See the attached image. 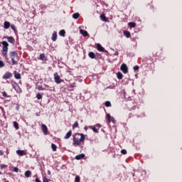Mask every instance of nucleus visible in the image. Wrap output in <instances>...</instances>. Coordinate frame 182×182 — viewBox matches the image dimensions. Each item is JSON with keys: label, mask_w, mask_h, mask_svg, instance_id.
I'll return each instance as SVG.
<instances>
[{"label": "nucleus", "mask_w": 182, "mask_h": 182, "mask_svg": "<svg viewBox=\"0 0 182 182\" xmlns=\"http://www.w3.org/2000/svg\"><path fill=\"white\" fill-rule=\"evenodd\" d=\"M36 97H37L38 100H41V99H42V95L41 93H38L36 95Z\"/></svg>", "instance_id": "nucleus-35"}, {"label": "nucleus", "mask_w": 182, "mask_h": 182, "mask_svg": "<svg viewBox=\"0 0 182 182\" xmlns=\"http://www.w3.org/2000/svg\"><path fill=\"white\" fill-rule=\"evenodd\" d=\"M4 25V29H9V27L11 26V23H9V21H5Z\"/></svg>", "instance_id": "nucleus-17"}, {"label": "nucleus", "mask_w": 182, "mask_h": 182, "mask_svg": "<svg viewBox=\"0 0 182 182\" xmlns=\"http://www.w3.org/2000/svg\"><path fill=\"white\" fill-rule=\"evenodd\" d=\"M73 137V144L74 146H80L82 143H85L86 139V136L82 133H76Z\"/></svg>", "instance_id": "nucleus-1"}, {"label": "nucleus", "mask_w": 182, "mask_h": 182, "mask_svg": "<svg viewBox=\"0 0 182 182\" xmlns=\"http://www.w3.org/2000/svg\"><path fill=\"white\" fill-rule=\"evenodd\" d=\"M124 36H126V38H130L131 36L130 32H129L128 31H125L124 32Z\"/></svg>", "instance_id": "nucleus-28"}, {"label": "nucleus", "mask_w": 182, "mask_h": 182, "mask_svg": "<svg viewBox=\"0 0 182 182\" xmlns=\"http://www.w3.org/2000/svg\"><path fill=\"white\" fill-rule=\"evenodd\" d=\"M128 26H129V28H136V23H134V22H129L128 23Z\"/></svg>", "instance_id": "nucleus-23"}, {"label": "nucleus", "mask_w": 182, "mask_h": 182, "mask_svg": "<svg viewBox=\"0 0 182 182\" xmlns=\"http://www.w3.org/2000/svg\"><path fill=\"white\" fill-rule=\"evenodd\" d=\"M6 39L9 43H12V45L15 44V38L13 36H8Z\"/></svg>", "instance_id": "nucleus-11"}, {"label": "nucleus", "mask_w": 182, "mask_h": 182, "mask_svg": "<svg viewBox=\"0 0 182 182\" xmlns=\"http://www.w3.org/2000/svg\"><path fill=\"white\" fill-rule=\"evenodd\" d=\"M121 70L123 72V73L126 74L129 72V68L126 64H122L121 65Z\"/></svg>", "instance_id": "nucleus-9"}, {"label": "nucleus", "mask_w": 182, "mask_h": 182, "mask_svg": "<svg viewBox=\"0 0 182 182\" xmlns=\"http://www.w3.org/2000/svg\"><path fill=\"white\" fill-rule=\"evenodd\" d=\"M100 19L101 21H102V22H107V18L106 17V16H105V14H102L100 16Z\"/></svg>", "instance_id": "nucleus-20"}, {"label": "nucleus", "mask_w": 182, "mask_h": 182, "mask_svg": "<svg viewBox=\"0 0 182 182\" xmlns=\"http://www.w3.org/2000/svg\"><path fill=\"white\" fill-rule=\"evenodd\" d=\"M9 56L11 60V65H18V62H19V55H18V51H10L9 53Z\"/></svg>", "instance_id": "nucleus-2"}, {"label": "nucleus", "mask_w": 182, "mask_h": 182, "mask_svg": "<svg viewBox=\"0 0 182 182\" xmlns=\"http://www.w3.org/2000/svg\"><path fill=\"white\" fill-rule=\"evenodd\" d=\"M0 166L1 168H4L5 167H7V166L5 164H1Z\"/></svg>", "instance_id": "nucleus-44"}, {"label": "nucleus", "mask_w": 182, "mask_h": 182, "mask_svg": "<svg viewBox=\"0 0 182 182\" xmlns=\"http://www.w3.org/2000/svg\"><path fill=\"white\" fill-rule=\"evenodd\" d=\"M85 157V154H81L80 155H77L75 156V160H82V159H83Z\"/></svg>", "instance_id": "nucleus-18"}, {"label": "nucleus", "mask_w": 182, "mask_h": 182, "mask_svg": "<svg viewBox=\"0 0 182 182\" xmlns=\"http://www.w3.org/2000/svg\"><path fill=\"white\" fill-rule=\"evenodd\" d=\"M37 89H38V90H43V87H42V86H38V87H37Z\"/></svg>", "instance_id": "nucleus-43"}, {"label": "nucleus", "mask_w": 182, "mask_h": 182, "mask_svg": "<svg viewBox=\"0 0 182 182\" xmlns=\"http://www.w3.org/2000/svg\"><path fill=\"white\" fill-rule=\"evenodd\" d=\"M2 95L4 97H10L9 95H8V94L6 93V92H2Z\"/></svg>", "instance_id": "nucleus-36"}, {"label": "nucleus", "mask_w": 182, "mask_h": 182, "mask_svg": "<svg viewBox=\"0 0 182 182\" xmlns=\"http://www.w3.org/2000/svg\"><path fill=\"white\" fill-rule=\"evenodd\" d=\"M51 39L53 42H55L56 39H58V33H56V31L53 32Z\"/></svg>", "instance_id": "nucleus-13"}, {"label": "nucleus", "mask_w": 182, "mask_h": 182, "mask_svg": "<svg viewBox=\"0 0 182 182\" xmlns=\"http://www.w3.org/2000/svg\"><path fill=\"white\" fill-rule=\"evenodd\" d=\"M75 182H80V176H77L75 177Z\"/></svg>", "instance_id": "nucleus-38"}, {"label": "nucleus", "mask_w": 182, "mask_h": 182, "mask_svg": "<svg viewBox=\"0 0 182 182\" xmlns=\"http://www.w3.org/2000/svg\"><path fill=\"white\" fill-rule=\"evenodd\" d=\"M107 120L108 123H116L114 117L110 116V114H107Z\"/></svg>", "instance_id": "nucleus-6"}, {"label": "nucleus", "mask_w": 182, "mask_h": 182, "mask_svg": "<svg viewBox=\"0 0 182 182\" xmlns=\"http://www.w3.org/2000/svg\"><path fill=\"white\" fill-rule=\"evenodd\" d=\"M100 127H102V125H100V124H97L94 126H90L89 129H91L95 133H99V129H100Z\"/></svg>", "instance_id": "nucleus-5"}, {"label": "nucleus", "mask_w": 182, "mask_h": 182, "mask_svg": "<svg viewBox=\"0 0 182 182\" xmlns=\"http://www.w3.org/2000/svg\"><path fill=\"white\" fill-rule=\"evenodd\" d=\"M2 50H1V55L5 57L6 60H9V57H8V50L9 48V43H7L6 41H4L1 42Z\"/></svg>", "instance_id": "nucleus-3"}, {"label": "nucleus", "mask_w": 182, "mask_h": 182, "mask_svg": "<svg viewBox=\"0 0 182 182\" xmlns=\"http://www.w3.org/2000/svg\"><path fill=\"white\" fill-rule=\"evenodd\" d=\"M76 127H79V122L76 121L73 124V129H75Z\"/></svg>", "instance_id": "nucleus-29"}, {"label": "nucleus", "mask_w": 182, "mask_h": 182, "mask_svg": "<svg viewBox=\"0 0 182 182\" xmlns=\"http://www.w3.org/2000/svg\"><path fill=\"white\" fill-rule=\"evenodd\" d=\"M51 149L53 151H56L58 146L55 144H51Z\"/></svg>", "instance_id": "nucleus-25"}, {"label": "nucleus", "mask_w": 182, "mask_h": 182, "mask_svg": "<svg viewBox=\"0 0 182 182\" xmlns=\"http://www.w3.org/2000/svg\"><path fill=\"white\" fill-rule=\"evenodd\" d=\"M25 177H26V178H29V177H31V176H32V171H26L24 173Z\"/></svg>", "instance_id": "nucleus-16"}, {"label": "nucleus", "mask_w": 182, "mask_h": 182, "mask_svg": "<svg viewBox=\"0 0 182 182\" xmlns=\"http://www.w3.org/2000/svg\"><path fill=\"white\" fill-rule=\"evenodd\" d=\"M14 77H15V79H18V80H19V79H21V73H16L15 74H14Z\"/></svg>", "instance_id": "nucleus-27"}, {"label": "nucleus", "mask_w": 182, "mask_h": 182, "mask_svg": "<svg viewBox=\"0 0 182 182\" xmlns=\"http://www.w3.org/2000/svg\"><path fill=\"white\" fill-rule=\"evenodd\" d=\"M88 56L90 59H96V54L92 51L88 53Z\"/></svg>", "instance_id": "nucleus-15"}, {"label": "nucleus", "mask_w": 182, "mask_h": 182, "mask_svg": "<svg viewBox=\"0 0 182 182\" xmlns=\"http://www.w3.org/2000/svg\"><path fill=\"white\" fill-rule=\"evenodd\" d=\"M80 32L81 35L83 36H89V33H87V31H86L85 30H80Z\"/></svg>", "instance_id": "nucleus-19"}, {"label": "nucleus", "mask_w": 182, "mask_h": 182, "mask_svg": "<svg viewBox=\"0 0 182 182\" xmlns=\"http://www.w3.org/2000/svg\"><path fill=\"white\" fill-rule=\"evenodd\" d=\"M134 70H139V69H140V67H139V65H135L133 68Z\"/></svg>", "instance_id": "nucleus-40"}, {"label": "nucleus", "mask_w": 182, "mask_h": 182, "mask_svg": "<svg viewBox=\"0 0 182 182\" xmlns=\"http://www.w3.org/2000/svg\"><path fill=\"white\" fill-rule=\"evenodd\" d=\"M72 136V130H70L64 136V139L65 140H68V139H70V136Z\"/></svg>", "instance_id": "nucleus-14"}, {"label": "nucleus", "mask_w": 182, "mask_h": 182, "mask_svg": "<svg viewBox=\"0 0 182 182\" xmlns=\"http://www.w3.org/2000/svg\"><path fill=\"white\" fill-rule=\"evenodd\" d=\"M5 66V63H4V61L0 60V68H4Z\"/></svg>", "instance_id": "nucleus-39"}, {"label": "nucleus", "mask_w": 182, "mask_h": 182, "mask_svg": "<svg viewBox=\"0 0 182 182\" xmlns=\"http://www.w3.org/2000/svg\"><path fill=\"white\" fill-rule=\"evenodd\" d=\"M117 77L118 79L122 80V79H123V74H122V73L119 72L117 73Z\"/></svg>", "instance_id": "nucleus-26"}, {"label": "nucleus", "mask_w": 182, "mask_h": 182, "mask_svg": "<svg viewBox=\"0 0 182 182\" xmlns=\"http://www.w3.org/2000/svg\"><path fill=\"white\" fill-rule=\"evenodd\" d=\"M16 110H19V105H17L16 107Z\"/></svg>", "instance_id": "nucleus-47"}, {"label": "nucleus", "mask_w": 182, "mask_h": 182, "mask_svg": "<svg viewBox=\"0 0 182 182\" xmlns=\"http://www.w3.org/2000/svg\"><path fill=\"white\" fill-rule=\"evenodd\" d=\"M66 33V31H65V30H61V31H60V32H59V35L60 36H65V34Z\"/></svg>", "instance_id": "nucleus-31"}, {"label": "nucleus", "mask_w": 182, "mask_h": 182, "mask_svg": "<svg viewBox=\"0 0 182 182\" xmlns=\"http://www.w3.org/2000/svg\"><path fill=\"white\" fill-rule=\"evenodd\" d=\"M48 174H50V171H48Z\"/></svg>", "instance_id": "nucleus-49"}, {"label": "nucleus", "mask_w": 182, "mask_h": 182, "mask_svg": "<svg viewBox=\"0 0 182 182\" xmlns=\"http://www.w3.org/2000/svg\"><path fill=\"white\" fill-rule=\"evenodd\" d=\"M12 86L14 89H15V90H16L17 89H19V85H18V83L16 82H15L14 84H12Z\"/></svg>", "instance_id": "nucleus-30"}, {"label": "nucleus", "mask_w": 182, "mask_h": 182, "mask_svg": "<svg viewBox=\"0 0 182 182\" xmlns=\"http://www.w3.org/2000/svg\"><path fill=\"white\" fill-rule=\"evenodd\" d=\"M14 76V74L11 72H6L4 75L2 76V79H11Z\"/></svg>", "instance_id": "nucleus-7"}, {"label": "nucleus", "mask_w": 182, "mask_h": 182, "mask_svg": "<svg viewBox=\"0 0 182 182\" xmlns=\"http://www.w3.org/2000/svg\"><path fill=\"white\" fill-rule=\"evenodd\" d=\"M46 58V56L45 55V53L40 54L39 55L40 60H45Z\"/></svg>", "instance_id": "nucleus-24"}, {"label": "nucleus", "mask_w": 182, "mask_h": 182, "mask_svg": "<svg viewBox=\"0 0 182 182\" xmlns=\"http://www.w3.org/2000/svg\"><path fill=\"white\" fill-rule=\"evenodd\" d=\"M41 130H42L43 134H45V136H46L48 134V127L46 126V124H41Z\"/></svg>", "instance_id": "nucleus-8"}, {"label": "nucleus", "mask_w": 182, "mask_h": 182, "mask_svg": "<svg viewBox=\"0 0 182 182\" xmlns=\"http://www.w3.org/2000/svg\"><path fill=\"white\" fill-rule=\"evenodd\" d=\"M0 174H1V171H0Z\"/></svg>", "instance_id": "nucleus-51"}, {"label": "nucleus", "mask_w": 182, "mask_h": 182, "mask_svg": "<svg viewBox=\"0 0 182 182\" xmlns=\"http://www.w3.org/2000/svg\"><path fill=\"white\" fill-rule=\"evenodd\" d=\"M13 124H14V127H15L16 130H19V124H18V122L14 121L13 122Z\"/></svg>", "instance_id": "nucleus-21"}, {"label": "nucleus", "mask_w": 182, "mask_h": 182, "mask_svg": "<svg viewBox=\"0 0 182 182\" xmlns=\"http://www.w3.org/2000/svg\"><path fill=\"white\" fill-rule=\"evenodd\" d=\"M10 26L11 28L14 31V32H17L16 27L14 24H11Z\"/></svg>", "instance_id": "nucleus-34"}, {"label": "nucleus", "mask_w": 182, "mask_h": 182, "mask_svg": "<svg viewBox=\"0 0 182 182\" xmlns=\"http://www.w3.org/2000/svg\"><path fill=\"white\" fill-rule=\"evenodd\" d=\"M16 153L18 156H26V151L25 150H17Z\"/></svg>", "instance_id": "nucleus-10"}, {"label": "nucleus", "mask_w": 182, "mask_h": 182, "mask_svg": "<svg viewBox=\"0 0 182 182\" xmlns=\"http://www.w3.org/2000/svg\"><path fill=\"white\" fill-rule=\"evenodd\" d=\"M122 154H127V151L126 149H122L121 151Z\"/></svg>", "instance_id": "nucleus-41"}, {"label": "nucleus", "mask_w": 182, "mask_h": 182, "mask_svg": "<svg viewBox=\"0 0 182 182\" xmlns=\"http://www.w3.org/2000/svg\"><path fill=\"white\" fill-rule=\"evenodd\" d=\"M97 49L99 52H105V48H103L100 43L97 44Z\"/></svg>", "instance_id": "nucleus-12"}, {"label": "nucleus", "mask_w": 182, "mask_h": 182, "mask_svg": "<svg viewBox=\"0 0 182 182\" xmlns=\"http://www.w3.org/2000/svg\"><path fill=\"white\" fill-rule=\"evenodd\" d=\"M105 105L106 107H110L112 106V103L109 101H106Z\"/></svg>", "instance_id": "nucleus-32"}, {"label": "nucleus", "mask_w": 182, "mask_h": 182, "mask_svg": "<svg viewBox=\"0 0 182 182\" xmlns=\"http://www.w3.org/2000/svg\"><path fill=\"white\" fill-rule=\"evenodd\" d=\"M36 182H42L39 178H36L35 180Z\"/></svg>", "instance_id": "nucleus-45"}, {"label": "nucleus", "mask_w": 182, "mask_h": 182, "mask_svg": "<svg viewBox=\"0 0 182 182\" xmlns=\"http://www.w3.org/2000/svg\"><path fill=\"white\" fill-rule=\"evenodd\" d=\"M53 76H54V82H55L57 85H59L60 83H62V82H63V80L60 78V76L58 73H55Z\"/></svg>", "instance_id": "nucleus-4"}, {"label": "nucleus", "mask_w": 182, "mask_h": 182, "mask_svg": "<svg viewBox=\"0 0 182 182\" xmlns=\"http://www.w3.org/2000/svg\"><path fill=\"white\" fill-rule=\"evenodd\" d=\"M13 171H14V173H19V168L18 167H14Z\"/></svg>", "instance_id": "nucleus-37"}, {"label": "nucleus", "mask_w": 182, "mask_h": 182, "mask_svg": "<svg viewBox=\"0 0 182 182\" xmlns=\"http://www.w3.org/2000/svg\"><path fill=\"white\" fill-rule=\"evenodd\" d=\"M84 130H85V132H87V127H85Z\"/></svg>", "instance_id": "nucleus-48"}, {"label": "nucleus", "mask_w": 182, "mask_h": 182, "mask_svg": "<svg viewBox=\"0 0 182 182\" xmlns=\"http://www.w3.org/2000/svg\"><path fill=\"white\" fill-rule=\"evenodd\" d=\"M70 87H72V88L76 87V82H74V83L71 84V85H70Z\"/></svg>", "instance_id": "nucleus-42"}, {"label": "nucleus", "mask_w": 182, "mask_h": 182, "mask_svg": "<svg viewBox=\"0 0 182 182\" xmlns=\"http://www.w3.org/2000/svg\"><path fill=\"white\" fill-rule=\"evenodd\" d=\"M0 156H4V151L0 150Z\"/></svg>", "instance_id": "nucleus-46"}, {"label": "nucleus", "mask_w": 182, "mask_h": 182, "mask_svg": "<svg viewBox=\"0 0 182 182\" xmlns=\"http://www.w3.org/2000/svg\"><path fill=\"white\" fill-rule=\"evenodd\" d=\"M6 182H9V181H6Z\"/></svg>", "instance_id": "nucleus-52"}, {"label": "nucleus", "mask_w": 182, "mask_h": 182, "mask_svg": "<svg viewBox=\"0 0 182 182\" xmlns=\"http://www.w3.org/2000/svg\"><path fill=\"white\" fill-rule=\"evenodd\" d=\"M79 16H80V14L79 13H75L73 14V19H78Z\"/></svg>", "instance_id": "nucleus-22"}, {"label": "nucleus", "mask_w": 182, "mask_h": 182, "mask_svg": "<svg viewBox=\"0 0 182 182\" xmlns=\"http://www.w3.org/2000/svg\"><path fill=\"white\" fill-rule=\"evenodd\" d=\"M48 174H50V171H48Z\"/></svg>", "instance_id": "nucleus-50"}, {"label": "nucleus", "mask_w": 182, "mask_h": 182, "mask_svg": "<svg viewBox=\"0 0 182 182\" xmlns=\"http://www.w3.org/2000/svg\"><path fill=\"white\" fill-rule=\"evenodd\" d=\"M50 179L48 178V177L44 176L43 178V182H50Z\"/></svg>", "instance_id": "nucleus-33"}]
</instances>
